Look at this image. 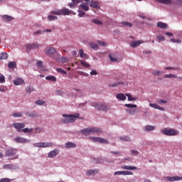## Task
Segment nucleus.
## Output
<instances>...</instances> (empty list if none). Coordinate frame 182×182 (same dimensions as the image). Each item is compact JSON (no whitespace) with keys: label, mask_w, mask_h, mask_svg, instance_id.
<instances>
[{"label":"nucleus","mask_w":182,"mask_h":182,"mask_svg":"<svg viewBox=\"0 0 182 182\" xmlns=\"http://www.w3.org/2000/svg\"><path fill=\"white\" fill-rule=\"evenodd\" d=\"M61 15H63V16H66V15H76V13L75 11L70 10L67 8H63L60 9Z\"/></svg>","instance_id":"nucleus-8"},{"label":"nucleus","mask_w":182,"mask_h":182,"mask_svg":"<svg viewBox=\"0 0 182 182\" xmlns=\"http://www.w3.org/2000/svg\"><path fill=\"white\" fill-rule=\"evenodd\" d=\"M167 180L168 181H178L180 180H182V177L181 176L167 177Z\"/></svg>","instance_id":"nucleus-23"},{"label":"nucleus","mask_w":182,"mask_h":182,"mask_svg":"<svg viewBox=\"0 0 182 182\" xmlns=\"http://www.w3.org/2000/svg\"><path fill=\"white\" fill-rule=\"evenodd\" d=\"M80 57L82 59H89V55L85 53V51L82 49H80L79 51Z\"/></svg>","instance_id":"nucleus-24"},{"label":"nucleus","mask_w":182,"mask_h":182,"mask_svg":"<svg viewBox=\"0 0 182 182\" xmlns=\"http://www.w3.org/2000/svg\"><path fill=\"white\" fill-rule=\"evenodd\" d=\"M122 176H133V172L130 171H122Z\"/></svg>","instance_id":"nucleus-37"},{"label":"nucleus","mask_w":182,"mask_h":182,"mask_svg":"<svg viewBox=\"0 0 182 182\" xmlns=\"http://www.w3.org/2000/svg\"><path fill=\"white\" fill-rule=\"evenodd\" d=\"M122 25H124V26H127L128 28H132L133 24L132 23L124 21L122 23Z\"/></svg>","instance_id":"nucleus-42"},{"label":"nucleus","mask_w":182,"mask_h":182,"mask_svg":"<svg viewBox=\"0 0 182 182\" xmlns=\"http://www.w3.org/2000/svg\"><path fill=\"white\" fill-rule=\"evenodd\" d=\"M116 97H117V99H118V100H122V102H124V100H126L127 99L126 95H124V94H123V93H118L116 95Z\"/></svg>","instance_id":"nucleus-19"},{"label":"nucleus","mask_w":182,"mask_h":182,"mask_svg":"<svg viewBox=\"0 0 182 182\" xmlns=\"http://www.w3.org/2000/svg\"><path fill=\"white\" fill-rule=\"evenodd\" d=\"M157 103H159V104H166V103H167V100H157Z\"/></svg>","instance_id":"nucleus-63"},{"label":"nucleus","mask_w":182,"mask_h":182,"mask_svg":"<svg viewBox=\"0 0 182 182\" xmlns=\"http://www.w3.org/2000/svg\"><path fill=\"white\" fill-rule=\"evenodd\" d=\"M8 59V53L4 52L0 54V60Z\"/></svg>","instance_id":"nucleus-31"},{"label":"nucleus","mask_w":182,"mask_h":182,"mask_svg":"<svg viewBox=\"0 0 182 182\" xmlns=\"http://www.w3.org/2000/svg\"><path fill=\"white\" fill-rule=\"evenodd\" d=\"M156 26L161 29H167V24L161 21L158 22Z\"/></svg>","instance_id":"nucleus-25"},{"label":"nucleus","mask_w":182,"mask_h":182,"mask_svg":"<svg viewBox=\"0 0 182 182\" xmlns=\"http://www.w3.org/2000/svg\"><path fill=\"white\" fill-rule=\"evenodd\" d=\"M122 82H115L114 84H109V87H117V86H119V85H121Z\"/></svg>","instance_id":"nucleus-57"},{"label":"nucleus","mask_w":182,"mask_h":182,"mask_svg":"<svg viewBox=\"0 0 182 182\" xmlns=\"http://www.w3.org/2000/svg\"><path fill=\"white\" fill-rule=\"evenodd\" d=\"M77 12H78V16L80 18H83V16H85L86 15V13H85V11H82L80 10H78Z\"/></svg>","instance_id":"nucleus-47"},{"label":"nucleus","mask_w":182,"mask_h":182,"mask_svg":"<svg viewBox=\"0 0 182 182\" xmlns=\"http://www.w3.org/2000/svg\"><path fill=\"white\" fill-rule=\"evenodd\" d=\"M154 129H156V127H154L153 125H146L144 127V132H153V130H154Z\"/></svg>","instance_id":"nucleus-22"},{"label":"nucleus","mask_w":182,"mask_h":182,"mask_svg":"<svg viewBox=\"0 0 182 182\" xmlns=\"http://www.w3.org/2000/svg\"><path fill=\"white\" fill-rule=\"evenodd\" d=\"M144 42L143 41H134L131 43L132 48H136V46H139L141 45V43H144Z\"/></svg>","instance_id":"nucleus-15"},{"label":"nucleus","mask_w":182,"mask_h":182,"mask_svg":"<svg viewBox=\"0 0 182 182\" xmlns=\"http://www.w3.org/2000/svg\"><path fill=\"white\" fill-rule=\"evenodd\" d=\"M89 46H90L92 49H94V50H96L99 49V46H97V45L96 44V43H93V42L90 43H89Z\"/></svg>","instance_id":"nucleus-28"},{"label":"nucleus","mask_w":182,"mask_h":182,"mask_svg":"<svg viewBox=\"0 0 182 182\" xmlns=\"http://www.w3.org/2000/svg\"><path fill=\"white\" fill-rule=\"evenodd\" d=\"M164 77L166 79H171V78H177V75H173V74H166L164 75Z\"/></svg>","instance_id":"nucleus-33"},{"label":"nucleus","mask_w":182,"mask_h":182,"mask_svg":"<svg viewBox=\"0 0 182 182\" xmlns=\"http://www.w3.org/2000/svg\"><path fill=\"white\" fill-rule=\"evenodd\" d=\"M125 96H127L129 102L137 100V99H138L137 97H134L132 96V95H130V94H126Z\"/></svg>","instance_id":"nucleus-30"},{"label":"nucleus","mask_w":182,"mask_h":182,"mask_svg":"<svg viewBox=\"0 0 182 182\" xmlns=\"http://www.w3.org/2000/svg\"><path fill=\"white\" fill-rule=\"evenodd\" d=\"M91 106L100 112H107V110L109 109V106L106 105H100L97 102H92Z\"/></svg>","instance_id":"nucleus-4"},{"label":"nucleus","mask_w":182,"mask_h":182,"mask_svg":"<svg viewBox=\"0 0 182 182\" xmlns=\"http://www.w3.org/2000/svg\"><path fill=\"white\" fill-rule=\"evenodd\" d=\"M121 168H122L123 170H130V171L137 170V167L132 166H127V165L122 166Z\"/></svg>","instance_id":"nucleus-18"},{"label":"nucleus","mask_w":182,"mask_h":182,"mask_svg":"<svg viewBox=\"0 0 182 182\" xmlns=\"http://www.w3.org/2000/svg\"><path fill=\"white\" fill-rule=\"evenodd\" d=\"M56 71L58 73H61V75H67L68 73L66 71H65L64 70L61 69V68H56Z\"/></svg>","instance_id":"nucleus-40"},{"label":"nucleus","mask_w":182,"mask_h":182,"mask_svg":"<svg viewBox=\"0 0 182 182\" xmlns=\"http://www.w3.org/2000/svg\"><path fill=\"white\" fill-rule=\"evenodd\" d=\"M80 114L79 113H76L75 114H63V117H65L62 119V123H64V124H67V123H73V122L76 121V119L79 117Z\"/></svg>","instance_id":"nucleus-1"},{"label":"nucleus","mask_w":182,"mask_h":182,"mask_svg":"<svg viewBox=\"0 0 182 182\" xmlns=\"http://www.w3.org/2000/svg\"><path fill=\"white\" fill-rule=\"evenodd\" d=\"M89 5V6H91V8H95L96 9H100V6L97 5V3L96 1H93L90 0H83Z\"/></svg>","instance_id":"nucleus-10"},{"label":"nucleus","mask_w":182,"mask_h":182,"mask_svg":"<svg viewBox=\"0 0 182 182\" xmlns=\"http://www.w3.org/2000/svg\"><path fill=\"white\" fill-rule=\"evenodd\" d=\"M90 140L94 142H98L101 144H109V141L107 139L100 138V137H96V136H92L90 138Z\"/></svg>","instance_id":"nucleus-6"},{"label":"nucleus","mask_w":182,"mask_h":182,"mask_svg":"<svg viewBox=\"0 0 182 182\" xmlns=\"http://www.w3.org/2000/svg\"><path fill=\"white\" fill-rule=\"evenodd\" d=\"M3 168L6 170H15L16 169V166L11 164H5L3 166Z\"/></svg>","instance_id":"nucleus-13"},{"label":"nucleus","mask_w":182,"mask_h":182,"mask_svg":"<svg viewBox=\"0 0 182 182\" xmlns=\"http://www.w3.org/2000/svg\"><path fill=\"white\" fill-rule=\"evenodd\" d=\"M75 147H76V144H75L73 142H67L65 144L66 149H73Z\"/></svg>","instance_id":"nucleus-26"},{"label":"nucleus","mask_w":182,"mask_h":182,"mask_svg":"<svg viewBox=\"0 0 182 182\" xmlns=\"http://www.w3.org/2000/svg\"><path fill=\"white\" fill-rule=\"evenodd\" d=\"M14 127H15V129H16L18 130V132H19V130H21V129H23V127H25V124L23 123H14L13 124Z\"/></svg>","instance_id":"nucleus-14"},{"label":"nucleus","mask_w":182,"mask_h":182,"mask_svg":"<svg viewBox=\"0 0 182 182\" xmlns=\"http://www.w3.org/2000/svg\"><path fill=\"white\" fill-rule=\"evenodd\" d=\"M164 72L160 71V70H155L152 73V75H154L155 76H160L161 75H163Z\"/></svg>","instance_id":"nucleus-36"},{"label":"nucleus","mask_w":182,"mask_h":182,"mask_svg":"<svg viewBox=\"0 0 182 182\" xmlns=\"http://www.w3.org/2000/svg\"><path fill=\"white\" fill-rule=\"evenodd\" d=\"M51 15H61L60 9L51 11L50 12Z\"/></svg>","instance_id":"nucleus-38"},{"label":"nucleus","mask_w":182,"mask_h":182,"mask_svg":"<svg viewBox=\"0 0 182 182\" xmlns=\"http://www.w3.org/2000/svg\"><path fill=\"white\" fill-rule=\"evenodd\" d=\"M56 53V49L53 47H48L44 50V53H46L47 56H52V55H54V53Z\"/></svg>","instance_id":"nucleus-7"},{"label":"nucleus","mask_w":182,"mask_h":182,"mask_svg":"<svg viewBox=\"0 0 182 182\" xmlns=\"http://www.w3.org/2000/svg\"><path fill=\"white\" fill-rule=\"evenodd\" d=\"M156 39L159 41V42H163L166 41V38H164L163 36H157Z\"/></svg>","instance_id":"nucleus-44"},{"label":"nucleus","mask_w":182,"mask_h":182,"mask_svg":"<svg viewBox=\"0 0 182 182\" xmlns=\"http://www.w3.org/2000/svg\"><path fill=\"white\" fill-rule=\"evenodd\" d=\"M13 117H22V114L19 112H14L12 114Z\"/></svg>","instance_id":"nucleus-51"},{"label":"nucleus","mask_w":182,"mask_h":182,"mask_svg":"<svg viewBox=\"0 0 182 182\" xmlns=\"http://www.w3.org/2000/svg\"><path fill=\"white\" fill-rule=\"evenodd\" d=\"M99 173L98 169H90L86 171L87 176H92L95 174H97Z\"/></svg>","instance_id":"nucleus-21"},{"label":"nucleus","mask_w":182,"mask_h":182,"mask_svg":"<svg viewBox=\"0 0 182 182\" xmlns=\"http://www.w3.org/2000/svg\"><path fill=\"white\" fill-rule=\"evenodd\" d=\"M82 66H83L84 68H90V65L83 60H80Z\"/></svg>","instance_id":"nucleus-41"},{"label":"nucleus","mask_w":182,"mask_h":182,"mask_svg":"<svg viewBox=\"0 0 182 182\" xmlns=\"http://www.w3.org/2000/svg\"><path fill=\"white\" fill-rule=\"evenodd\" d=\"M88 6H89V4H87V2L85 1V3H82L80 5V8H81V9H82V11L87 12V11H89Z\"/></svg>","instance_id":"nucleus-20"},{"label":"nucleus","mask_w":182,"mask_h":182,"mask_svg":"<svg viewBox=\"0 0 182 182\" xmlns=\"http://www.w3.org/2000/svg\"><path fill=\"white\" fill-rule=\"evenodd\" d=\"M68 6L73 9L77 6V4H75L74 1H72V3L68 4Z\"/></svg>","instance_id":"nucleus-50"},{"label":"nucleus","mask_w":182,"mask_h":182,"mask_svg":"<svg viewBox=\"0 0 182 182\" xmlns=\"http://www.w3.org/2000/svg\"><path fill=\"white\" fill-rule=\"evenodd\" d=\"M33 146L43 148V142L35 143L33 144Z\"/></svg>","instance_id":"nucleus-55"},{"label":"nucleus","mask_w":182,"mask_h":182,"mask_svg":"<svg viewBox=\"0 0 182 182\" xmlns=\"http://www.w3.org/2000/svg\"><path fill=\"white\" fill-rule=\"evenodd\" d=\"M97 43H98V45H100V46H106V45H107L106 43V42L102 41H97Z\"/></svg>","instance_id":"nucleus-53"},{"label":"nucleus","mask_w":182,"mask_h":182,"mask_svg":"<svg viewBox=\"0 0 182 182\" xmlns=\"http://www.w3.org/2000/svg\"><path fill=\"white\" fill-rule=\"evenodd\" d=\"M34 88L32 86H28L26 89V92H27V93H32V92H33Z\"/></svg>","instance_id":"nucleus-45"},{"label":"nucleus","mask_w":182,"mask_h":182,"mask_svg":"<svg viewBox=\"0 0 182 182\" xmlns=\"http://www.w3.org/2000/svg\"><path fill=\"white\" fill-rule=\"evenodd\" d=\"M42 132V128L38 127L36 128V133H41Z\"/></svg>","instance_id":"nucleus-64"},{"label":"nucleus","mask_w":182,"mask_h":182,"mask_svg":"<svg viewBox=\"0 0 182 182\" xmlns=\"http://www.w3.org/2000/svg\"><path fill=\"white\" fill-rule=\"evenodd\" d=\"M149 106H150L151 107H153L154 109H157L158 110H162V111H164V110H165L164 108L160 107L159 106V105H157V104H151V103H149Z\"/></svg>","instance_id":"nucleus-27"},{"label":"nucleus","mask_w":182,"mask_h":182,"mask_svg":"<svg viewBox=\"0 0 182 182\" xmlns=\"http://www.w3.org/2000/svg\"><path fill=\"white\" fill-rule=\"evenodd\" d=\"M161 133L166 136H177V134H178V132H177L176 130L168 129L167 128L162 129Z\"/></svg>","instance_id":"nucleus-5"},{"label":"nucleus","mask_w":182,"mask_h":182,"mask_svg":"<svg viewBox=\"0 0 182 182\" xmlns=\"http://www.w3.org/2000/svg\"><path fill=\"white\" fill-rule=\"evenodd\" d=\"M41 46L38 43H33L26 45V49L32 50V49H38Z\"/></svg>","instance_id":"nucleus-12"},{"label":"nucleus","mask_w":182,"mask_h":182,"mask_svg":"<svg viewBox=\"0 0 182 182\" xmlns=\"http://www.w3.org/2000/svg\"><path fill=\"white\" fill-rule=\"evenodd\" d=\"M125 107L136 109V107H137V105L133 104H125Z\"/></svg>","instance_id":"nucleus-46"},{"label":"nucleus","mask_w":182,"mask_h":182,"mask_svg":"<svg viewBox=\"0 0 182 182\" xmlns=\"http://www.w3.org/2000/svg\"><path fill=\"white\" fill-rule=\"evenodd\" d=\"M93 23H96L97 25H103V23L100 21V20L94 19L92 20Z\"/></svg>","instance_id":"nucleus-54"},{"label":"nucleus","mask_w":182,"mask_h":182,"mask_svg":"<svg viewBox=\"0 0 182 182\" xmlns=\"http://www.w3.org/2000/svg\"><path fill=\"white\" fill-rule=\"evenodd\" d=\"M14 141H16V143H29V141H31V140L25 139L22 136H17L16 138H14Z\"/></svg>","instance_id":"nucleus-9"},{"label":"nucleus","mask_w":182,"mask_h":182,"mask_svg":"<svg viewBox=\"0 0 182 182\" xmlns=\"http://www.w3.org/2000/svg\"><path fill=\"white\" fill-rule=\"evenodd\" d=\"M48 21H56V20H58V16L49 15L48 16Z\"/></svg>","instance_id":"nucleus-43"},{"label":"nucleus","mask_w":182,"mask_h":182,"mask_svg":"<svg viewBox=\"0 0 182 182\" xmlns=\"http://www.w3.org/2000/svg\"><path fill=\"white\" fill-rule=\"evenodd\" d=\"M0 83H5V76L0 75Z\"/></svg>","instance_id":"nucleus-62"},{"label":"nucleus","mask_w":182,"mask_h":182,"mask_svg":"<svg viewBox=\"0 0 182 182\" xmlns=\"http://www.w3.org/2000/svg\"><path fill=\"white\" fill-rule=\"evenodd\" d=\"M4 22H11V21H14V17L9 15H4L1 17Z\"/></svg>","instance_id":"nucleus-16"},{"label":"nucleus","mask_w":182,"mask_h":182,"mask_svg":"<svg viewBox=\"0 0 182 182\" xmlns=\"http://www.w3.org/2000/svg\"><path fill=\"white\" fill-rule=\"evenodd\" d=\"M52 146H53V144L51 142H43V148L52 147Z\"/></svg>","instance_id":"nucleus-34"},{"label":"nucleus","mask_w":182,"mask_h":182,"mask_svg":"<svg viewBox=\"0 0 182 182\" xmlns=\"http://www.w3.org/2000/svg\"><path fill=\"white\" fill-rule=\"evenodd\" d=\"M8 66L10 69H14V68H16V63L15 61L9 62Z\"/></svg>","instance_id":"nucleus-32"},{"label":"nucleus","mask_w":182,"mask_h":182,"mask_svg":"<svg viewBox=\"0 0 182 182\" xmlns=\"http://www.w3.org/2000/svg\"><path fill=\"white\" fill-rule=\"evenodd\" d=\"M127 113H129V114H134V113H136V109H127Z\"/></svg>","instance_id":"nucleus-61"},{"label":"nucleus","mask_w":182,"mask_h":182,"mask_svg":"<svg viewBox=\"0 0 182 182\" xmlns=\"http://www.w3.org/2000/svg\"><path fill=\"white\" fill-rule=\"evenodd\" d=\"M58 154H59V149H55L54 150L50 151L48 154V157L49 159H53V157H56V156H58Z\"/></svg>","instance_id":"nucleus-11"},{"label":"nucleus","mask_w":182,"mask_h":182,"mask_svg":"<svg viewBox=\"0 0 182 182\" xmlns=\"http://www.w3.org/2000/svg\"><path fill=\"white\" fill-rule=\"evenodd\" d=\"M36 65L38 66V68H43V63L41 60H38L36 62Z\"/></svg>","instance_id":"nucleus-58"},{"label":"nucleus","mask_w":182,"mask_h":182,"mask_svg":"<svg viewBox=\"0 0 182 182\" xmlns=\"http://www.w3.org/2000/svg\"><path fill=\"white\" fill-rule=\"evenodd\" d=\"M120 140L122 141H130V137L129 136H122L120 138Z\"/></svg>","instance_id":"nucleus-52"},{"label":"nucleus","mask_w":182,"mask_h":182,"mask_svg":"<svg viewBox=\"0 0 182 182\" xmlns=\"http://www.w3.org/2000/svg\"><path fill=\"white\" fill-rule=\"evenodd\" d=\"M109 58L111 62H117V58L114 57V54H109Z\"/></svg>","instance_id":"nucleus-39"},{"label":"nucleus","mask_w":182,"mask_h":182,"mask_svg":"<svg viewBox=\"0 0 182 182\" xmlns=\"http://www.w3.org/2000/svg\"><path fill=\"white\" fill-rule=\"evenodd\" d=\"M114 176H123V171H118L114 172Z\"/></svg>","instance_id":"nucleus-59"},{"label":"nucleus","mask_w":182,"mask_h":182,"mask_svg":"<svg viewBox=\"0 0 182 182\" xmlns=\"http://www.w3.org/2000/svg\"><path fill=\"white\" fill-rule=\"evenodd\" d=\"M36 105H38L39 106H42V105H45V101L42 100H38L36 101Z\"/></svg>","instance_id":"nucleus-48"},{"label":"nucleus","mask_w":182,"mask_h":182,"mask_svg":"<svg viewBox=\"0 0 182 182\" xmlns=\"http://www.w3.org/2000/svg\"><path fill=\"white\" fill-rule=\"evenodd\" d=\"M26 116H28V117H36V114L33 112H26Z\"/></svg>","instance_id":"nucleus-49"},{"label":"nucleus","mask_w":182,"mask_h":182,"mask_svg":"<svg viewBox=\"0 0 182 182\" xmlns=\"http://www.w3.org/2000/svg\"><path fill=\"white\" fill-rule=\"evenodd\" d=\"M91 133H96V134H99V133H102V129L97 127H92L81 130V134L84 136H89V134H91Z\"/></svg>","instance_id":"nucleus-2"},{"label":"nucleus","mask_w":182,"mask_h":182,"mask_svg":"<svg viewBox=\"0 0 182 182\" xmlns=\"http://www.w3.org/2000/svg\"><path fill=\"white\" fill-rule=\"evenodd\" d=\"M46 80H50L51 82H56V78L55 76L53 75H50V76H47L46 77Z\"/></svg>","instance_id":"nucleus-35"},{"label":"nucleus","mask_w":182,"mask_h":182,"mask_svg":"<svg viewBox=\"0 0 182 182\" xmlns=\"http://www.w3.org/2000/svg\"><path fill=\"white\" fill-rule=\"evenodd\" d=\"M22 132H23V133H32V129L25 128L22 129Z\"/></svg>","instance_id":"nucleus-56"},{"label":"nucleus","mask_w":182,"mask_h":182,"mask_svg":"<svg viewBox=\"0 0 182 182\" xmlns=\"http://www.w3.org/2000/svg\"><path fill=\"white\" fill-rule=\"evenodd\" d=\"M159 4H165V5H170L171 4V0H156Z\"/></svg>","instance_id":"nucleus-29"},{"label":"nucleus","mask_w":182,"mask_h":182,"mask_svg":"<svg viewBox=\"0 0 182 182\" xmlns=\"http://www.w3.org/2000/svg\"><path fill=\"white\" fill-rule=\"evenodd\" d=\"M0 182H11V179L8 178H4L0 179Z\"/></svg>","instance_id":"nucleus-60"},{"label":"nucleus","mask_w":182,"mask_h":182,"mask_svg":"<svg viewBox=\"0 0 182 182\" xmlns=\"http://www.w3.org/2000/svg\"><path fill=\"white\" fill-rule=\"evenodd\" d=\"M13 82H14V85H15V86H19L21 85H25V81H23L21 78L14 80L13 81Z\"/></svg>","instance_id":"nucleus-17"},{"label":"nucleus","mask_w":182,"mask_h":182,"mask_svg":"<svg viewBox=\"0 0 182 182\" xmlns=\"http://www.w3.org/2000/svg\"><path fill=\"white\" fill-rule=\"evenodd\" d=\"M16 153H18V150L14 148H9L6 152L5 154L6 157H12V156H14L11 160H16V159L19 158L18 155H16Z\"/></svg>","instance_id":"nucleus-3"}]
</instances>
